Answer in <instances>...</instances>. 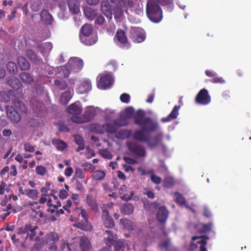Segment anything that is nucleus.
<instances>
[{
    "mask_svg": "<svg viewBox=\"0 0 251 251\" xmlns=\"http://www.w3.org/2000/svg\"><path fill=\"white\" fill-rule=\"evenodd\" d=\"M101 9L103 14L108 19H111L112 17V9L116 19L120 18L123 15L124 11L128 14V9L131 13L138 15L143 13L142 4L130 0H107L106 1L101 3Z\"/></svg>",
    "mask_w": 251,
    "mask_h": 251,
    "instance_id": "obj_1",
    "label": "nucleus"
},
{
    "mask_svg": "<svg viewBox=\"0 0 251 251\" xmlns=\"http://www.w3.org/2000/svg\"><path fill=\"white\" fill-rule=\"evenodd\" d=\"M83 66L82 60L77 57L71 58L67 64L56 68L58 77H66L71 73H76L80 71Z\"/></svg>",
    "mask_w": 251,
    "mask_h": 251,
    "instance_id": "obj_2",
    "label": "nucleus"
},
{
    "mask_svg": "<svg viewBox=\"0 0 251 251\" xmlns=\"http://www.w3.org/2000/svg\"><path fill=\"white\" fill-rule=\"evenodd\" d=\"M146 13L149 19L152 22L159 23L162 19V10L154 1H148Z\"/></svg>",
    "mask_w": 251,
    "mask_h": 251,
    "instance_id": "obj_3",
    "label": "nucleus"
},
{
    "mask_svg": "<svg viewBox=\"0 0 251 251\" xmlns=\"http://www.w3.org/2000/svg\"><path fill=\"white\" fill-rule=\"evenodd\" d=\"M135 123L140 126L142 130L147 132L153 131L159 127L158 123L152 121L149 117H136L135 119Z\"/></svg>",
    "mask_w": 251,
    "mask_h": 251,
    "instance_id": "obj_4",
    "label": "nucleus"
},
{
    "mask_svg": "<svg viewBox=\"0 0 251 251\" xmlns=\"http://www.w3.org/2000/svg\"><path fill=\"white\" fill-rule=\"evenodd\" d=\"M98 108L93 106H87L85 111L81 117L74 116L71 118V121L74 123L81 124L90 121L97 113Z\"/></svg>",
    "mask_w": 251,
    "mask_h": 251,
    "instance_id": "obj_5",
    "label": "nucleus"
},
{
    "mask_svg": "<svg viewBox=\"0 0 251 251\" xmlns=\"http://www.w3.org/2000/svg\"><path fill=\"white\" fill-rule=\"evenodd\" d=\"M128 149L137 158H145L146 151L145 148L138 143L133 142H127Z\"/></svg>",
    "mask_w": 251,
    "mask_h": 251,
    "instance_id": "obj_6",
    "label": "nucleus"
},
{
    "mask_svg": "<svg viewBox=\"0 0 251 251\" xmlns=\"http://www.w3.org/2000/svg\"><path fill=\"white\" fill-rule=\"evenodd\" d=\"M114 82L113 77L111 73H105L101 75L98 80V87L100 89L109 88Z\"/></svg>",
    "mask_w": 251,
    "mask_h": 251,
    "instance_id": "obj_7",
    "label": "nucleus"
},
{
    "mask_svg": "<svg viewBox=\"0 0 251 251\" xmlns=\"http://www.w3.org/2000/svg\"><path fill=\"white\" fill-rule=\"evenodd\" d=\"M127 123L123 119L120 118L117 119L113 123H106L102 126L103 129L109 133L115 132L118 127L122 126H126Z\"/></svg>",
    "mask_w": 251,
    "mask_h": 251,
    "instance_id": "obj_8",
    "label": "nucleus"
},
{
    "mask_svg": "<svg viewBox=\"0 0 251 251\" xmlns=\"http://www.w3.org/2000/svg\"><path fill=\"white\" fill-rule=\"evenodd\" d=\"M130 38L135 43H141L145 39V33L144 30L139 27H133L131 28Z\"/></svg>",
    "mask_w": 251,
    "mask_h": 251,
    "instance_id": "obj_9",
    "label": "nucleus"
},
{
    "mask_svg": "<svg viewBox=\"0 0 251 251\" xmlns=\"http://www.w3.org/2000/svg\"><path fill=\"white\" fill-rule=\"evenodd\" d=\"M210 96L208 93L207 90L201 89L196 98V102L202 105H207L210 102Z\"/></svg>",
    "mask_w": 251,
    "mask_h": 251,
    "instance_id": "obj_10",
    "label": "nucleus"
},
{
    "mask_svg": "<svg viewBox=\"0 0 251 251\" xmlns=\"http://www.w3.org/2000/svg\"><path fill=\"white\" fill-rule=\"evenodd\" d=\"M116 37L118 40L117 45L121 48L127 49L129 47V43L128 42L127 38L123 30L118 29L117 31Z\"/></svg>",
    "mask_w": 251,
    "mask_h": 251,
    "instance_id": "obj_11",
    "label": "nucleus"
},
{
    "mask_svg": "<svg viewBox=\"0 0 251 251\" xmlns=\"http://www.w3.org/2000/svg\"><path fill=\"white\" fill-rule=\"evenodd\" d=\"M91 82L87 79H83L80 84L76 88V92L79 94H84L91 90Z\"/></svg>",
    "mask_w": 251,
    "mask_h": 251,
    "instance_id": "obj_12",
    "label": "nucleus"
},
{
    "mask_svg": "<svg viewBox=\"0 0 251 251\" xmlns=\"http://www.w3.org/2000/svg\"><path fill=\"white\" fill-rule=\"evenodd\" d=\"M7 114L9 118L14 123H18L21 120L20 114L16 111L11 106H7L6 107Z\"/></svg>",
    "mask_w": 251,
    "mask_h": 251,
    "instance_id": "obj_13",
    "label": "nucleus"
},
{
    "mask_svg": "<svg viewBox=\"0 0 251 251\" xmlns=\"http://www.w3.org/2000/svg\"><path fill=\"white\" fill-rule=\"evenodd\" d=\"M68 112L73 115V117L77 116L79 117L78 115L80 113L82 107L81 106L79 102H75L74 103L71 104L67 107ZM79 117H81L80 116Z\"/></svg>",
    "mask_w": 251,
    "mask_h": 251,
    "instance_id": "obj_14",
    "label": "nucleus"
},
{
    "mask_svg": "<svg viewBox=\"0 0 251 251\" xmlns=\"http://www.w3.org/2000/svg\"><path fill=\"white\" fill-rule=\"evenodd\" d=\"M80 215L81 217L84 219V222L85 224L83 225H81L80 224H78V227L81 228L82 229L89 231L92 229L91 225L88 223V216L87 213V211L82 209L81 210Z\"/></svg>",
    "mask_w": 251,
    "mask_h": 251,
    "instance_id": "obj_15",
    "label": "nucleus"
},
{
    "mask_svg": "<svg viewBox=\"0 0 251 251\" xmlns=\"http://www.w3.org/2000/svg\"><path fill=\"white\" fill-rule=\"evenodd\" d=\"M103 236L105 244L109 247L114 245L116 239H117V236L114 235L110 230H105L103 233Z\"/></svg>",
    "mask_w": 251,
    "mask_h": 251,
    "instance_id": "obj_16",
    "label": "nucleus"
},
{
    "mask_svg": "<svg viewBox=\"0 0 251 251\" xmlns=\"http://www.w3.org/2000/svg\"><path fill=\"white\" fill-rule=\"evenodd\" d=\"M102 218L105 227L112 228L114 226V224L112 218L109 215V212L106 210L102 211Z\"/></svg>",
    "mask_w": 251,
    "mask_h": 251,
    "instance_id": "obj_17",
    "label": "nucleus"
},
{
    "mask_svg": "<svg viewBox=\"0 0 251 251\" xmlns=\"http://www.w3.org/2000/svg\"><path fill=\"white\" fill-rule=\"evenodd\" d=\"M79 38L81 42L86 46H92L95 44L98 40L96 35L79 36Z\"/></svg>",
    "mask_w": 251,
    "mask_h": 251,
    "instance_id": "obj_18",
    "label": "nucleus"
},
{
    "mask_svg": "<svg viewBox=\"0 0 251 251\" xmlns=\"http://www.w3.org/2000/svg\"><path fill=\"white\" fill-rule=\"evenodd\" d=\"M168 214L169 212L165 207L161 206L159 207L157 213V220L162 223L166 222L168 217Z\"/></svg>",
    "mask_w": 251,
    "mask_h": 251,
    "instance_id": "obj_19",
    "label": "nucleus"
},
{
    "mask_svg": "<svg viewBox=\"0 0 251 251\" xmlns=\"http://www.w3.org/2000/svg\"><path fill=\"white\" fill-rule=\"evenodd\" d=\"M179 106L176 105L168 116L161 119V121L163 123H166L176 119L179 114Z\"/></svg>",
    "mask_w": 251,
    "mask_h": 251,
    "instance_id": "obj_20",
    "label": "nucleus"
},
{
    "mask_svg": "<svg viewBox=\"0 0 251 251\" xmlns=\"http://www.w3.org/2000/svg\"><path fill=\"white\" fill-rule=\"evenodd\" d=\"M68 5L70 11L72 14H77L80 12L78 0H68Z\"/></svg>",
    "mask_w": 251,
    "mask_h": 251,
    "instance_id": "obj_21",
    "label": "nucleus"
},
{
    "mask_svg": "<svg viewBox=\"0 0 251 251\" xmlns=\"http://www.w3.org/2000/svg\"><path fill=\"white\" fill-rule=\"evenodd\" d=\"M74 93L73 89H68L67 91L63 92L60 97V101L64 105H66L71 100L73 94Z\"/></svg>",
    "mask_w": 251,
    "mask_h": 251,
    "instance_id": "obj_22",
    "label": "nucleus"
},
{
    "mask_svg": "<svg viewBox=\"0 0 251 251\" xmlns=\"http://www.w3.org/2000/svg\"><path fill=\"white\" fill-rule=\"evenodd\" d=\"M207 237L203 236H194L192 238L193 241L197 240V243L200 245V251H207V249L205 246L207 243Z\"/></svg>",
    "mask_w": 251,
    "mask_h": 251,
    "instance_id": "obj_23",
    "label": "nucleus"
},
{
    "mask_svg": "<svg viewBox=\"0 0 251 251\" xmlns=\"http://www.w3.org/2000/svg\"><path fill=\"white\" fill-rule=\"evenodd\" d=\"M95 35L93 33V29L92 25L89 24L84 25L81 28L79 36Z\"/></svg>",
    "mask_w": 251,
    "mask_h": 251,
    "instance_id": "obj_24",
    "label": "nucleus"
},
{
    "mask_svg": "<svg viewBox=\"0 0 251 251\" xmlns=\"http://www.w3.org/2000/svg\"><path fill=\"white\" fill-rule=\"evenodd\" d=\"M6 81L7 84L14 89H18L21 85L19 80L14 76L8 77L6 79Z\"/></svg>",
    "mask_w": 251,
    "mask_h": 251,
    "instance_id": "obj_25",
    "label": "nucleus"
},
{
    "mask_svg": "<svg viewBox=\"0 0 251 251\" xmlns=\"http://www.w3.org/2000/svg\"><path fill=\"white\" fill-rule=\"evenodd\" d=\"M163 136V133H160L156 135V136L153 138L152 140H147L146 143H147L148 146L151 148H155L157 146L159 143L160 141L161 140Z\"/></svg>",
    "mask_w": 251,
    "mask_h": 251,
    "instance_id": "obj_26",
    "label": "nucleus"
},
{
    "mask_svg": "<svg viewBox=\"0 0 251 251\" xmlns=\"http://www.w3.org/2000/svg\"><path fill=\"white\" fill-rule=\"evenodd\" d=\"M174 199L175 201L180 206H183L186 208H190L187 204L185 199L179 193L175 192L174 193Z\"/></svg>",
    "mask_w": 251,
    "mask_h": 251,
    "instance_id": "obj_27",
    "label": "nucleus"
},
{
    "mask_svg": "<svg viewBox=\"0 0 251 251\" xmlns=\"http://www.w3.org/2000/svg\"><path fill=\"white\" fill-rule=\"evenodd\" d=\"M40 51L43 55H46L52 49V45L50 42H47L41 45H38Z\"/></svg>",
    "mask_w": 251,
    "mask_h": 251,
    "instance_id": "obj_28",
    "label": "nucleus"
},
{
    "mask_svg": "<svg viewBox=\"0 0 251 251\" xmlns=\"http://www.w3.org/2000/svg\"><path fill=\"white\" fill-rule=\"evenodd\" d=\"M80 246L83 251H88L90 248V243L86 236H81L80 238Z\"/></svg>",
    "mask_w": 251,
    "mask_h": 251,
    "instance_id": "obj_29",
    "label": "nucleus"
},
{
    "mask_svg": "<svg viewBox=\"0 0 251 251\" xmlns=\"http://www.w3.org/2000/svg\"><path fill=\"white\" fill-rule=\"evenodd\" d=\"M121 211L125 215H129L133 213L134 207L133 205L129 203H125L121 207Z\"/></svg>",
    "mask_w": 251,
    "mask_h": 251,
    "instance_id": "obj_30",
    "label": "nucleus"
},
{
    "mask_svg": "<svg viewBox=\"0 0 251 251\" xmlns=\"http://www.w3.org/2000/svg\"><path fill=\"white\" fill-rule=\"evenodd\" d=\"M20 78L21 80L25 83L30 84L33 82L34 79L28 73L23 72L20 74Z\"/></svg>",
    "mask_w": 251,
    "mask_h": 251,
    "instance_id": "obj_31",
    "label": "nucleus"
},
{
    "mask_svg": "<svg viewBox=\"0 0 251 251\" xmlns=\"http://www.w3.org/2000/svg\"><path fill=\"white\" fill-rule=\"evenodd\" d=\"M39 193L38 191L36 189H26L25 195L32 200H37Z\"/></svg>",
    "mask_w": 251,
    "mask_h": 251,
    "instance_id": "obj_32",
    "label": "nucleus"
},
{
    "mask_svg": "<svg viewBox=\"0 0 251 251\" xmlns=\"http://www.w3.org/2000/svg\"><path fill=\"white\" fill-rule=\"evenodd\" d=\"M18 63L19 67L23 70H26L30 68L29 63L26 59L23 57H20L18 58Z\"/></svg>",
    "mask_w": 251,
    "mask_h": 251,
    "instance_id": "obj_33",
    "label": "nucleus"
},
{
    "mask_svg": "<svg viewBox=\"0 0 251 251\" xmlns=\"http://www.w3.org/2000/svg\"><path fill=\"white\" fill-rule=\"evenodd\" d=\"M84 14L87 19L93 20L97 15V11L92 8L87 7L84 9Z\"/></svg>",
    "mask_w": 251,
    "mask_h": 251,
    "instance_id": "obj_34",
    "label": "nucleus"
},
{
    "mask_svg": "<svg viewBox=\"0 0 251 251\" xmlns=\"http://www.w3.org/2000/svg\"><path fill=\"white\" fill-rule=\"evenodd\" d=\"M143 131L136 130L133 134V137L134 139L139 140L142 142L147 141V137L146 135L143 133Z\"/></svg>",
    "mask_w": 251,
    "mask_h": 251,
    "instance_id": "obj_35",
    "label": "nucleus"
},
{
    "mask_svg": "<svg viewBox=\"0 0 251 251\" xmlns=\"http://www.w3.org/2000/svg\"><path fill=\"white\" fill-rule=\"evenodd\" d=\"M86 202L91 209L94 211H98V206L95 200L94 199L92 195H88L86 197Z\"/></svg>",
    "mask_w": 251,
    "mask_h": 251,
    "instance_id": "obj_36",
    "label": "nucleus"
},
{
    "mask_svg": "<svg viewBox=\"0 0 251 251\" xmlns=\"http://www.w3.org/2000/svg\"><path fill=\"white\" fill-rule=\"evenodd\" d=\"M121 223L123 228L128 230H133L135 227L134 224L131 221L126 219H121Z\"/></svg>",
    "mask_w": 251,
    "mask_h": 251,
    "instance_id": "obj_37",
    "label": "nucleus"
},
{
    "mask_svg": "<svg viewBox=\"0 0 251 251\" xmlns=\"http://www.w3.org/2000/svg\"><path fill=\"white\" fill-rule=\"evenodd\" d=\"M41 20L47 24H50L52 21V16L47 10H43L40 14Z\"/></svg>",
    "mask_w": 251,
    "mask_h": 251,
    "instance_id": "obj_38",
    "label": "nucleus"
},
{
    "mask_svg": "<svg viewBox=\"0 0 251 251\" xmlns=\"http://www.w3.org/2000/svg\"><path fill=\"white\" fill-rule=\"evenodd\" d=\"M131 135L130 130H121L116 133V137L121 139H125L129 138Z\"/></svg>",
    "mask_w": 251,
    "mask_h": 251,
    "instance_id": "obj_39",
    "label": "nucleus"
},
{
    "mask_svg": "<svg viewBox=\"0 0 251 251\" xmlns=\"http://www.w3.org/2000/svg\"><path fill=\"white\" fill-rule=\"evenodd\" d=\"M212 227V224L210 223L207 224H200L198 227V230L200 232H208L210 231Z\"/></svg>",
    "mask_w": 251,
    "mask_h": 251,
    "instance_id": "obj_40",
    "label": "nucleus"
},
{
    "mask_svg": "<svg viewBox=\"0 0 251 251\" xmlns=\"http://www.w3.org/2000/svg\"><path fill=\"white\" fill-rule=\"evenodd\" d=\"M52 143L57 150L60 151L64 150L66 146V144L63 141L59 139H53Z\"/></svg>",
    "mask_w": 251,
    "mask_h": 251,
    "instance_id": "obj_41",
    "label": "nucleus"
},
{
    "mask_svg": "<svg viewBox=\"0 0 251 251\" xmlns=\"http://www.w3.org/2000/svg\"><path fill=\"white\" fill-rule=\"evenodd\" d=\"M32 109L35 111H37L42 107V103L39 102L36 98H32L30 100Z\"/></svg>",
    "mask_w": 251,
    "mask_h": 251,
    "instance_id": "obj_42",
    "label": "nucleus"
},
{
    "mask_svg": "<svg viewBox=\"0 0 251 251\" xmlns=\"http://www.w3.org/2000/svg\"><path fill=\"white\" fill-rule=\"evenodd\" d=\"M113 245L114 246L115 251H122L125 248V241L123 240H118V239H116L114 244Z\"/></svg>",
    "mask_w": 251,
    "mask_h": 251,
    "instance_id": "obj_43",
    "label": "nucleus"
},
{
    "mask_svg": "<svg viewBox=\"0 0 251 251\" xmlns=\"http://www.w3.org/2000/svg\"><path fill=\"white\" fill-rule=\"evenodd\" d=\"M105 176V173L103 171L97 170L95 171L92 175L94 179L100 180L103 179Z\"/></svg>",
    "mask_w": 251,
    "mask_h": 251,
    "instance_id": "obj_44",
    "label": "nucleus"
},
{
    "mask_svg": "<svg viewBox=\"0 0 251 251\" xmlns=\"http://www.w3.org/2000/svg\"><path fill=\"white\" fill-rule=\"evenodd\" d=\"M7 69L8 72L11 74H15L18 71L17 65L14 62H9L7 64Z\"/></svg>",
    "mask_w": 251,
    "mask_h": 251,
    "instance_id": "obj_45",
    "label": "nucleus"
},
{
    "mask_svg": "<svg viewBox=\"0 0 251 251\" xmlns=\"http://www.w3.org/2000/svg\"><path fill=\"white\" fill-rule=\"evenodd\" d=\"M159 3L162 5L167 6L168 9L172 11L173 7V0H157Z\"/></svg>",
    "mask_w": 251,
    "mask_h": 251,
    "instance_id": "obj_46",
    "label": "nucleus"
},
{
    "mask_svg": "<svg viewBox=\"0 0 251 251\" xmlns=\"http://www.w3.org/2000/svg\"><path fill=\"white\" fill-rule=\"evenodd\" d=\"M175 181L173 177L166 176L164 181V184L166 187H171L174 184Z\"/></svg>",
    "mask_w": 251,
    "mask_h": 251,
    "instance_id": "obj_47",
    "label": "nucleus"
},
{
    "mask_svg": "<svg viewBox=\"0 0 251 251\" xmlns=\"http://www.w3.org/2000/svg\"><path fill=\"white\" fill-rule=\"evenodd\" d=\"M30 7L33 11H38L41 8L40 3L38 0H33L31 2Z\"/></svg>",
    "mask_w": 251,
    "mask_h": 251,
    "instance_id": "obj_48",
    "label": "nucleus"
},
{
    "mask_svg": "<svg viewBox=\"0 0 251 251\" xmlns=\"http://www.w3.org/2000/svg\"><path fill=\"white\" fill-rule=\"evenodd\" d=\"M54 83L56 86L61 90H65L67 88V84L64 81L55 80Z\"/></svg>",
    "mask_w": 251,
    "mask_h": 251,
    "instance_id": "obj_49",
    "label": "nucleus"
},
{
    "mask_svg": "<svg viewBox=\"0 0 251 251\" xmlns=\"http://www.w3.org/2000/svg\"><path fill=\"white\" fill-rule=\"evenodd\" d=\"M15 106L19 109V110L23 113H26L27 111L25 105L20 101L15 102Z\"/></svg>",
    "mask_w": 251,
    "mask_h": 251,
    "instance_id": "obj_50",
    "label": "nucleus"
},
{
    "mask_svg": "<svg viewBox=\"0 0 251 251\" xmlns=\"http://www.w3.org/2000/svg\"><path fill=\"white\" fill-rule=\"evenodd\" d=\"M48 239L49 241H52L53 243L58 241L59 236L56 233H50L48 234Z\"/></svg>",
    "mask_w": 251,
    "mask_h": 251,
    "instance_id": "obj_51",
    "label": "nucleus"
},
{
    "mask_svg": "<svg viewBox=\"0 0 251 251\" xmlns=\"http://www.w3.org/2000/svg\"><path fill=\"white\" fill-rule=\"evenodd\" d=\"M26 55L32 60L34 62L37 61V58L36 53L31 50H27L26 51Z\"/></svg>",
    "mask_w": 251,
    "mask_h": 251,
    "instance_id": "obj_52",
    "label": "nucleus"
},
{
    "mask_svg": "<svg viewBox=\"0 0 251 251\" xmlns=\"http://www.w3.org/2000/svg\"><path fill=\"white\" fill-rule=\"evenodd\" d=\"M101 155L107 159H111L112 158V154L110 152L107 150H103L100 151Z\"/></svg>",
    "mask_w": 251,
    "mask_h": 251,
    "instance_id": "obj_53",
    "label": "nucleus"
},
{
    "mask_svg": "<svg viewBox=\"0 0 251 251\" xmlns=\"http://www.w3.org/2000/svg\"><path fill=\"white\" fill-rule=\"evenodd\" d=\"M36 172L38 175L44 176L46 173V170L42 166H38L36 168Z\"/></svg>",
    "mask_w": 251,
    "mask_h": 251,
    "instance_id": "obj_54",
    "label": "nucleus"
},
{
    "mask_svg": "<svg viewBox=\"0 0 251 251\" xmlns=\"http://www.w3.org/2000/svg\"><path fill=\"white\" fill-rule=\"evenodd\" d=\"M120 100L123 102L128 103L130 100V96L126 93L123 94L120 96Z\"/></svg>",
    "mask_w": 251,
    "mask_h": 251,
    "instance_id": "obj_55",
    "label": "nucleus"
},
{
    "mask_svg": "<svg viewBox=\"0 0 251 251\" xmlns=\"http://www.w3.org/2000/svg\"><path fill=\"white\" fill-rule=\"evenodd\" d=\"M75 175L76 177L80 178H83L85 177V175L82 170L80 168H76L75 169Z\"/></svg>",
    "mask_w": 251,
    "mask_h": 251,
    "instance_id": "obj_56",
    "label": "nucleus"
},
{
    "mask_svg": "<svg viewBox=\"0 0 251 251\" xmlns=\"http://www.w3.org/2000/svg\"><path fill=\"white\" fill-rule=\"evenodd\" d=\"M144 194L147 195V196L151 199L154 198V194L153 191L149 188H145L144 190Z\"/></svg>",
    "mask_w": 251,
    "mask_h": 251,
    "instance_id": "obj_57",
    "label": "nucleus"
},
{
    "mask_svg": "<svg viewBox=\"0 0 251 251\" xmlns=\"http://www.w3.org/2000/svg\"><path fill=\"white\" fill-rule=\"evenodd\" d=\"M24 149L26 151L32 152L34 151V147L28 143H26L24 144Z\"/></svg>",
    "mask_w": 251,
    "mask_h": 251,
    "instance_id": "obj_58",
    "label": "nucleus"
},
{
    "mask_svg": "<svg viewBox=\"0 0 251 251\" xmlns=\"http://www.w3.org/2000/svg\"><path fill=\"white\" fill-rule=\"evenodd\" d=\"M50 190V183L49 182H46L45 186L41 188V192L42 193V194L47 195Z\"/></svg>",
    "mask_w": 251,
    "mask_h": 251,
    "instance_id": "obj_59",
    "label": "nucleus"
},
{
    "mask_svg": "<svg viewBox=\"0 0 251 251\" xmlns=\"http://www.w3.org/2000/svg\"><path fill=\"white\" fill-rule=\"evenodd\" d=\"M37 228V226H35L29 232H27V237H29L30 240H33L35 236V230Z\"/></svg>",
    "mask_w": 251,
    "mask_h": 251,
    "instance_id": "obj_60",
    "label": "nucleus"
},
{
    "mask_svg": "<svg viewBox=\"0 0 251 251\" xmlns=\"http://www.w3.org/2000/svg\"><path fill=\"white\" fill-rule=\"evenodd\" d=\"M134 112L133 108L131 107H128L125 111V115L128 118H130Z\"/></svg>",
    "mask_w": 251,
    "mask_h": 251,
    "instance_id": "obj_61",
    "label": "nucleus"
},
{
    "mask_svg": "<svg viewBox=\"0 0 251 251\" xmlns=\"http://www.w3.org/2000/svg\"><path fill=\"white\" fill-rule=\"evenodd\" d=\"M151 179L152 182L157 184H160L161 182V178L153 174L151 176Z\"/></svg>",
    "mask_w": 251,
    "mask_h": 251,
    "instance_id": "obj_62",
    "label": "nucleus"
},
{
    "mask_svg": "<svg viewBox=\"0 0 251 251\" xmlns=\"http://www.w3.org/2000/svg\"><path fill=\"white\" fill-rule=\"evenodd\" d=\"M124 160L126 163L129 164L133 165L137 163V161L136 160L131 157L125 156L124 157Z\"/></svg>",
    "mask_w": 251,
    "mask_h": 251,
    "instance_id": "obj_63",
    "label": "nucleus"
},
{
    "mask_svg": "<svg viewBox=\"0 0 251 251\" xmlns=\"http://www.w3.org/2000/svg\"><path fill=\"white\" fill-rule=\"evenodd\" d=\"M74 137H75V141L77 145H79V144L81 145V144H84V140L81 136L78 135H75L74 136Z\"/></svg>",
    "mask_w": 251,
    "mask_h": 251,
    "instance_id": "obj_64",
    "label": "nucleus"
}]
</instances>
